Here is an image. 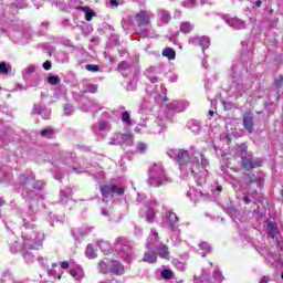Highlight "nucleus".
I'll use <instances>...</instances> for the list:
<instances>
[{
	"mask_svg": "<svg viewBox=\"0 0 283 283\" xmlns=\"http://www.w3.org/2000/svg\"><path fill=\"white\" fill-rule=\"evenodd\" d=\"M98 247L105 253V255L112 253V247L107 243V241L99 242Z\"/></svg>",
	"mask_w": 283,
	"mask_h": 283,
	"instance_id": "aec40b11",
	"label": "nucleus"
},
{
	"mask_svg": "<svg viewBox=\"0 0 283 283\" xmlns=\"http://www.w3.org/2000/svg\"><path fill=\"white\" fill-rule=\"evenodd\" d=\"M197 41L201 48H209L210 40L207 36H199L197 38Z\"/></svg>",
	"mask_w": 283,
	"mask_h": 283,
	"instance_id": "b1692460",
	"label": "nucleus"
},
{
	"mask_svg": "<svg viewBox=\"0 0 283 283\" xmlns=\"http://www.w3.org/2000/svg\"><path fill=\"white\" fill-rule=\"evenodd\" d=\"M32 114L33 115H35V114H38V115H41V114H43V109L40 107V106H38L36 104L33 106V108H32Z\"/></svg>",
	"mask_w": 283,
	"mask_h": 283,
	"instance_id": "2f4dec72",
	"label": "nucleus"
},
{
	"mask_svg": "<svg viewBox=\"0 0 283 283\" xmlns=\"http://www.w3.org/2000/svg\"><path fill=\"white\" fill-rule=\"evenodd\" d=\"M63 112L65 116H72V113L70 112V108L67 106H64Z\"/></svg>",
	"mask_w": 283,
	"mask_h": 283,
	"instance_id": "58836bf2",
	"label": "nucleus"
},
{
	"mask_svg": "<svg viewBox=\"0 0 283 283\" xmlns=\"http://www.w3.org/2000/svg\"><path fill=\"white\" fill-rule=\"evenodd\" d=\"M190 163L192 164L190 168L191 176H193L195 178H202V176L207 174V169H205V166L200 164V160L193 159Z\"/></svg>",
	"mask_w": 283,
	"mask_h": 283,
	"instance_id": "20e7f679",
	"label": "nucleus"
},
{
	"mask_svg": "<svg viewBox=\"0 0 283 283\" xmlns=\"http://www.w3.org/2000/svg\"><path fill=\"white\" fill-rule=\"evenodd\" d=\"M59 280H61V275H59V277H57Z\"/></svg>",
	"mask_w": 283,
	"mask_h": 283,
	"instance_id": "bf43d9fd",
	"label": "nucleus"
},
{
	"mask_svg": "<svg viewBox=\"0 0 283 283\" xmlns=\"http://www.w3.org/2000/svg\"><path fill=\"white\" fill-rule=\"evenodd\" d=\"M188 2H189V3H196V1H195V0H188Z\"/></svg>",
	"mask_w": 283,
	"mask_h": 283,
	"instance_id": "864d4df0",
	"label": "nucleus"
},
{
	"mask_svg": "<svg viewBox=\"0 0 283 283\" xmlns=\"http://www.w3.org/2000/svg\"><path fill=\"white\" fill-rule=\"evenodd\" d=\"M6 206V200H3L2 197H0V207H4Z\"/></svg>",
	"mask_w": 283,
	"mask_h": 283,
	"instance_id": "a18cd8bd",
	"label": "nucleus"
},
{
	"mask_svg": "<svg viewBox=\"0 0 283 283\" xmlns=\"http://www.w3.org/2000/svg\"><path fill=\"white\" fill-rule=\"evenodd\" d=\"M269 276H263L261 280H260V283H269Z\"/></svg>",
	"mask_w": 283,
	"mask_h": 283,
	"instance_id": "37998d69",
	"label": "nucleus"
},
{
	"mask_svg": "<svg viewBox=\"0 0 283 283\" xmlns=\"http://www.w3.org/2000/svg\"><path fill=\"white\" fill-rule=\"evenodd\" d=\"M99 191L103 198H114V193L116 196H124L125 195V188L116 185H103L99 187Z\"/></svg>",
	"mask_w": 283,
	"mask_h": 283,
	"instance_id": "7ed1b4c3",
	"label": "nucleus"
},
{
	"mask_svg": "<svg viewBox=\"0 0 283 283\" xmlns=\"http://www.w3.org/2000/svg\"><path fill=\"white\" fill-rule=\"evenodd\" d=\"M243 202L244 205H251V199L249 198V196L243 197Z\"/></svg>",
	"mask_w": 283,
	"mask_h": 283,
	"instance_id": "a19ab883",
	"label": "nucleus"
},
{
	"mask_svg": "<svg viewBox=\"0 0 283 283\" xmlns=\"http://www.w3.org/2000/svg\"><path fill=\"white\" fill-rule=\"evenodd\" d=\"M111 6L118 8V0H111Z\"/></svg>",
	"mask_w": 283,
	"mask_h": 283,
	"instance_id": "c03bdc74",
	"label": "nucleus"
},
{
	"mask_svg": "<svg viewBox=\"0 0 283 283\" xmlns=\"http://www.w3.org/2000/svg\"><path fill=\"white\" fill-rule=\"evenodd\" d=\"M143 262H147L148 264H156V262H158V255L154 251L145 252Z\"/></svg>",
	"mask_w": 283,
	"mask_h": 283,
	"instance_id": "f8f14e48",
	"label": "nucleus"
},
{
	"mask_svg": "<svg viewBox=\"0 0 283 283\" xmlns=\"http://www.w3.org/2000/svg\"><path fill=\"white\" fill-rule=\"evenodd\" d=\"M99 132H103V126H102V127H99Z\"/></svg>",
	"mask_w": 283,
	"mask_h": 283,
	"instance_id": "13d9d810",
	"label": "nucleus"
},
{
	"mask_svg": "<svg viewBox=\"0 0 283 283\" xmlns=\"http://www.w3.org/2000/svg\"><path fill=\"white\" fill-rule=\"evenodd\" d=\"M167 101H169V98H167V97H164V102H167Z\"/></svg>",
	"mask_w": 283,
	"mask_h": 283,
	"instance_id": "5fc2aeb1",
	"label": "nucleus"
},
{
	"mask_svg": "<svg viewBox=\"0 0 283 283\" xmlns=\"http://www.w3.org/2000/svg\"><path fill=\"white\" fill-rule=\"evenodd\" d=\"M118 70H129V63L123 61L117 65Z\"/></svg>",
	"mask_w": 283,
	"mask_h": 283,
	"instance_id": "473e14b6",
	"label": "nucleus"
},
{
	"mask_svg": "<svg viewBox=\"0 0 283 283\" xmlns=\"http://www.w3.org/2000/svg\"><path fill=\"white\" fill-rule=\"evenodd\" d=\"M61 269H70V262L63 261L60 263Z\"/></svg>",
	"mask_w": 283,
	"mask_h": 283,
	"instance_id": "4c0bfd02",
	"label": "nucleus"
},
{
	"mask_svg": "<svg viewBox=\"0 0 283 283\" xmlns=\"http://www.w3.org/2000/svg\"><path fill=\"white\" fill-rule=\"evenodd\" d=\"M135 132H136L137 134H140L142 129L138 128V127H136V128H135Z\"/></svg>",
	"mask_w": 283,
	"mask_h": 283,
	"instance_id": "09e8293b",
	"label": "nucleus"
},
{
	"mask_svg": "<svg viewBox=\"0 0 283 283\" xmlns=\"http://www.w3.org/2000/svg\"><path fill=\"white\" fill-rule=\"evenodd\" d=\"M99 273L103 275H107V273H112V259L105 258L104 260L99 261Z\"/></svg>",
	"mask_w": 283,
	"mask_h": 283,
	"instance_id": "1a4fd4ad",
	"label": "nucleus"
},
{
	"mask_svg": "<svg viewBox=\"0 0 283 283\" xmlns=\"http://www.w3.org/2000/svg\"><path fill=\"white\" fill-rule=\"evenodd\" d=\"M157 255L161 260H171V253L169 252V247L165 243H161L157 247Z\"/></svg>",
	"mask_w": 283,
	"mask_h": 283,
	"instance_id": "6e6552de",
	"label": "nucleus"
},
{
	"mask_svg": "<svg viewBox=\"0 0 283 283\" xmlns=\"http://www.w3.org/2000/svg\"><path fill=\"white\" fill-rule=\"evenodd\" d=\"M216 190L219 191V193L222 192V186H217Z\"/></svg>",
	"mask_w": 283,
	"mask_h": 283,
	"instance_id": "de8ad7c7",
	"label": "nucleus"
},
{
	"mask_svg": "<svg viewBox=\"0 0 283 283\" xmlns=\"http://www.w3.org/2000/svg\"><path fill=\"white\" fill-rule=\"evenodd\" d=\"M176 223H178V216L175 212H170L168 214V224L169 227H174Z\"/></svg>",
	"mask_w": 283,
	"mask_h": 283,
	"instance_id": "393cba45",
	"label": "nucleus"
},
{
	"mask_svg": "<svg viewBox=\"0 0 283 283\" xmlns=\"http://www.w3.org/2000/svg\"><path fill=\"white\" fill-rule=\"evenodd\" d=\"M0 74L3 76L10 74V69H8V64H6V62L0 63Z\"/></svg>",
	"mask_w": 283,
	"mask_h": 283,
	"instance_id": "a878e982",
	"label": "nucleus"
},
{
	"mask_svg": "<svg viewBox=\"0 0 283 283\" xmlns=\"http://www.w3.org/2000/svg\"><path fill=\"white\" fill-rule=\"evenodd\" d=\"M229 24L231 25V28H233L234 30H244V28H247V23L238 18H233L229 21Z\"/></svg>",
	"mask_w": 283,
	"mask_h": 283,
	"instance_id": "ddd939ff",
	"label": "nucleus"
},
{
	"mask_svg": "<svg viewBox=\"0 0 283 283\" xmlns=\"http://www.w3.org/2000/svg\"><path fill=\"white\" fill-rule=\"evenodd\" d=\"M78 10H83L85 12L86 21H91L92 19H94V17H96V12L87 7H80Z\"/></svg>",
	"mask_w": 283,
	"mask_h": 283,
	"instance_id": "2eb2a0df",
	"label": "nucleus"
},
{
	"mask_svg": "<svg viewBox=\"0 0 283 283\" xmlns=\"http://www.w3.org/2000/svg\"><path fill=\"white\" fill-rule=\"evenodd\" d=\"M283 85V76L280 75L279 78L274 81V87L276 91H279Z\"/></svg>",
	"mask_w": 283,
	"mask_h": 283,
	"instance_id": "c756f323",
	"label": "nucleus"
},
{
	"mask_svg": "<svg viewBox=\"0 0 283 283\" xmlns=\"http://www.w3.org/2000/svg\"><path fill=\"white\" fill-rule=\"evenodd\" d=\"M99 132H103V126H102V127H99Z\"/></svg>",
	"mask_w": 283,
	"mask_h": 283,
	"instance_id": "4d7b16f0",
	"label": "nucleus"
},
{
	"mask_svg": "<svg viewBox=\"0 0 283 283\" xmlns=\"http://www.w3.org/2000/svg\"><path fill=\"white\" fill-rule=\"evenodd\" d=\"M192 28H191V23L189 22H182L180 25V32H182V34H189L191 32Z\"/></svg>",
	"mask_w": 283,
	"mask_h": 283,
	"instance_id": "4be33fe9",
	"label": "nucleus"
},
{
	"mask_svg": "<svg viewBox=\"0 0 283 283\" xmlns=\"http://www.w3.org/2000/svg\"><path fill=\"white\" fill-rule=\"evenodd\" d=\"M122 120L123 123H127V125H132V116L129 115V112L125 111L122 114Z\"/></svg>",
	"mask_w": 283,
	"mask_h": 283,
	"instance_id": "bb28decb",
	"label": "nucleus"
},
{
	"mask_svg": "<svg viewBox=\"0 0 283 283\" xmlns=\"http://www.w3.org/2000/svg\"><path fill=\"white\" fill-rule=\"evenodd\" d=\"M213 111H209V116H213Z\"/></svg>",
	"mask_w": 283,
	"mask_h": 283,
	"instance_id": "3c124183",
	"label": "nucleus"
},
{
	"mask_svg": "<svg viewBox=\"0 0 283 283\" xmlns=\"http://www.w3.org/2000/svg\"><path fill=\"white\" fill-rule=\"evenodd\" d=\"M135 19L137 21L138 28H145L146 25H151V20L149 14L145 10H140L136 15Z\"/></svg>",
	"mask_w": 283,
	"mask_h": 283,
	"instance_id": "423d86ee",
	"label": "nucleus"
},
{
	"mask_svg": "<svg viewBox=\"0 0 283 283\" xmlns=\"http://www.w3.org/2000/svg\"><path fill=\"white\" fill-rule=\"evenodd\" d=\"M48 134H54V128L42 129L40 132L41 136H48Z\"/></svg>",
	"mask_w": 283,
	"mask_h": 283,
	"instance_id": "72a5a7b5",
	"label": "nucleus"
},
{
	"mask_svg": "<svg viewBox=\"0 0 283 283\" xmlns=\"http://www.w3.org/2000/svg\"><path fill=\"white\" fill-rule=\"evenodd\" d=\"M167 109H176L178 106H176V104L174 103H169L166 105Z\"/></svg>",
	"mask_w": 283,
	"mask_h": 283,
	"instance_id": "ea45409f",
	"label": "nucleus"
},
{
	"mask_svg": "<svg viewBox=\"0 0 283 283\" xmlns=\"http://www.w3.org/2000/svg\"><path fill=\"white\" fill-rule=\"evenodd\" d=\"M42 66H43V70H46V72H49V70H52V62H50V61H45L43 64H42Z\"/></svg>",
	"mask_w": 283,
	"mask_h": 283,
	"instance_id": "e433bc0d",
	"label": "nucleus"
},
{
	"mask_svg": "<svg viewBox=\"0 0 283 283\" xmlns=\"http://www.w3.org/2000/svg\"><path fill=\"white\" fill-rule=\"evenodd\" d=\"M163 184L159 181L157 182V185H155V187H160Z\"/></svg>",
	"mask_w": 283,
	"mask_h": 283,
	"instance_id": "603ef678",
	"label": "nucleus"
},
{
	"mask_svg": "<svg viewBox=\"0 0 283 283\" xmlns=\"http://www.w3.org/2000/svg\"><path fill=\"white\" fill-rule=\"evenodd\" d=\"M86 70H87V72H99L101 66H98L96 64H87Z\"/></svg>",
	"mask_w": 283,
	"mask_h": 283,
	"instance_id": "c85d7f7f",
	"label": "nucleus"
},
{
	"mask_svg": "<svg viewBox=\"0 0 283 283\" xmlns=\"http://www.w3.org/2000/svg\"><path fill=\"white\" fill-rule=\"evenodd\" d=\"M268 229L269 235H271V238H275L277 233H280V230H277V227H275L274 222L268 221Z\"/></svg>",
	"mask_w": 283,
	"mask_h": 283,
	"instance_id": "a211bd4d",
	"label": "nucleus"
},
{
	"mask_svg": "<svg viewBox=\"0 0 283 283\" xmlns=\"http://www.w3.org/2000/svg\"><path fill=\"white\" fill-rule=\"evenodd\" d=\"M146 220L148 224H154V222H156V212L154 211V208H149L146 211Z\"/></svg>",
	"mask_w": 283,
	"mask_h": 283,
	"instance_id": "f3484780",
	"label": "nucleus"
},
{
	"mask_svg": "<svg viewBox=\"0 0 283 283\" xmlns=\"http://www.w3.org/2000/svg\"><path fill=\"white\" fill-rule=\"evenodd\" d=\"M153 235L158 240V232H154Z\"/></svg>",
	"mask_w": 283,
	"mask_h": 283,
	"instance_id": "8fccbe9b",
	"label": "nucleus"
},
{
	"mask_svg": "<svg viewBox=\"0 0 283 283\" xmlns=\"http://www.w3.org/2000/svg\"><path fill=\"white\" fill-rule=\"evenodd\" d=\"M48 83L49 85H59V83H61V78L59 76H49Z\"/></svg>",
	"mask_w": 283,
	"mask_h": 283,
	"instance_id": "cd10ccee",
	"label": "nucleus"
},
{
	"mask_svg": "<svg viewBox=\"0 0 283 283\" xmlns=\"http://www.w3.org/2000/svg\"><path fill=\"white\" fill-rule=\"evenodd\" d=\"M161 277L163 280H174V271L169 269H164L161 271Z\"/></svg>",
	"mask_w": 283,
	"mask_h": 283,
	"instance_id": "5701e85b",
	"label": "nucleus"
},
{
	"mask_svg": "<svg viewBox=\"0 0 283 283\" xmlns=\"http://www.w3.org/2000/svg\"><path fill=\"white\" fill-rule=\"evenodd\" d=\"M253 120L254 116L252 112H248L243 115V127L249 134L255 132V123Z\"/></svg>",
	"mask_w": 283,
	"mask_h": 283,
	"instance_id": "39448f33",
	"label": "nucleus"
},
{
	"mask_svg": "<svg viewBox=\"0 0 283 283\" xmlns=\"http://www.w3.org/2000/svg\"><path fill=\"white\" fill-rule=\"evenodd\" d=\"M235 147L237 149H240V154H241L240 167L243 169V171H251L252 169L262 167V158L256 157L254 159H251L247 157V153L249 151V146L247 145V143H243Z\"/></svg>",
	"mask_w": 283,
	"mask_h": 283,
	"instance_id": "f257e3e1",
	"label": "nucleus"
},
{
	"mask_svg": "<svg viewBox=\"0 0 283 283\" xmlns=\"http://www.w3.org/2000/svg\"><path fill=\"white\" fill-rule=\"evenodd\" d=\"M111 273L113 275H125V265H123V263H120L116 259H112Z\"/></svg>",
	"mask_w": 283,
	"mask_h": 283,
	"instance_id": "0eeeda50",
	"label": "nucleus"
},
{
	"mask_svg": "<svg viewBox=\"0 0 283 283\" xmlns=\"http://www.w3.org/2000/svg\"><path fill=\"white\" fill-rule=\"evenodd\" d=\"M52 266H53V269H54V268L56 266V263H53Z\"/></svg>",
	"mask_w": 283,
	"mask_h": 283,
	"instance_id": "6e6d98bb",
	"label": "nucleus"
},
{
	"mask_svg": "<svg viewBox=\"0 0 283 283\" xmlns=\"http://www.w3.org/2000/svg\"><path fill=\"white\" fill-rule=\"evenodd\" d=\"M147 150V144L145 143H139L137 145V151H139L140 154H145V151Z\"/></svg>",
	"mask_w": 283,
	"mask_h": 283,
	"instance_id": "7c9ffc66",
	"label": "nucleus"
},
{
	"mask_svg": "<svg viewBox=\"0 0 283 283\" xmlns=\"http://www.w3.org/2000/svg\"><path fill=\"white\" fill-rule=\"evenodd\" d=\"M86 256L90 258V260H95V258H97L98 254H96V250L94 249V245L88 244L86 247Z\"/></svg>",
	"mask_w": 283,
	"mask_h": 283,
	"instance_id": "6ab92c4d",
	"label": "nucleus"
},
{
	"mask_svg": "<svg viewBox=\"0 0 283 283\" xmlns=\"http://www.w3.org/2000/svg\"><path fill=\"white\" fill-rule=\"evenodd\" d=\"M70 275H72V277H76V275H78V272H76V270L72 269L70 271Z\"/></svg>",
	"mask_w": 283,
	"mask_h": 283,
	"instance_id": "79ce46f5",
	"label": "nucleus"
},
{
	"mask_svg": "<svg viewBox=\"0 0 283 283\" xmlns=\"http://www.w3.org/2000/svg\"><path fill=\"white\" fill-rule=\"evenodd\" d=\"M255 6H256L258 8H262V1L258 0V1L255 2Z\"/></svg>",
	"mask_w": 283,
	"mask_h": 283,
	"instance_id": "49530a36",
	"label": "nucleus"
},
{
	"mask_svg": "<svg viewBox=\"0 0 283 283\" xmlns=\"http://www.w3.org/2000/svg\"><path fill=\"white\" fill-rule=\"evenodd\" d=\"M169 158L178 163L179 167H187L191 163L189 150L177 148L167 153Z\"/></svg>",
	"mask_w": 283,
	"mask_h": 283,
	"instance_id": "f03ea898",
	"label": "nucleus"
},
{
	"mask_svg": "<svg viewBox=\"0 0 283 283\" xmlns=\"http://www.w3.org/2000/svg\"><path fill=\"white\" fill-rule=\"evenodd\" d=\"M161 55L165 56L168 61L176 60V51L169 46H167L163 50Z\"/></svg>",
	"mask_w": 283,
	"mask_h": 283,
	"instance_id": "4468645a",
	"label": "nucleus"
},
{
	"mask_svg": "<svg viewBox=\"0 0 283 283\" xmlns=\"http://www.w3.org/2000/svg\"><path fill=\"white\" fill-rule=\"evenodd\" d=\"M195 283H216L209 277L207 272H203L199 277H195Z\"/></svg>",
	"mask_w": 283,
	"mask_h": 283,
	"instance_id": "dca6fc26",
	"label": "nucleus"
},
{
	"mask_svg": "<svg viewBox=\"0 0 283 283\" xmlns=\"http://www.w3.org/2000/svg\"><path fill=\"white\" fill-rule=\"evenodd\" d=\"M134 135L132 134H120V139L122 140H133Z\"/></svg>",
	"mask_w": 283,
	"mask_h": 283,
	"instance_id": "c9c22d12",
	"label": "nucleus"
},
{
	"mask_svg": "<svg viewBox=\"0 0 283 283\" xmlns=\"http://www.w3.org/2000/svg\"><path fill=\"white\" fill-rule=\"evenodd\" d=\"M198 251L202 258H207V255L213 251V248H211L209 242L202 241L198 244Z\"/></svg>",
	"mask_w": 283,
	"mask_h": 283,
	"instance_id": "9d476101",
	"label": "nucleus"
},
{
	"mask_svg": "<svg viewBox=\"0 0 283 283\" xmlns=\"http://www.w3.org/2000/svg\"><path fill=\"white\" fill-rule=\"evenodd\" d=\"M245 178H247L245 185L256 184L258 187H262V184L264 182V179L256 178L255 174H251V172L245 174Z\"/></svg>",
	"mask_w": 283,
	"mask_h": 283,
	"instance_id": "9b49d317",
	"label": "nucleus"
},
{
	"mask_svg": "<svg viewBox=\"0 0 283 283\" xmlns=\"http://www.w3.org/2000/svg\"><path fill=\"white\" fill-rule=\"evenodd\" d=\"M122 253H126V255H132V247L129 245H124L122 248Z\"/></svg>",
	"mask_w": 283,
	"mask_h": 283,
	"instance_id": "f704fd0d",
	"label": "nucleus"
},
{
	"mask_svg": "<svg viewBox=\"0 0 283 283\" xmlns=\"http://www.w3.org/2000/svg\"><path fill=\"white\" fill-rule=\"evenodd\" d=\"M222 279H223V276H222V272L220 270H214L212 272V279H211L212 282L220 283V282H222Z\"/></svg>",
	"mask_w": 283,
	"mask_h": 283,
	"instance_id": "412c9836",
	"label": "nucleus"
}]
</instances>
